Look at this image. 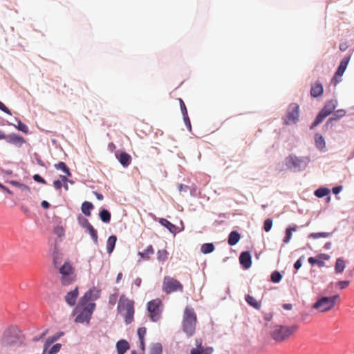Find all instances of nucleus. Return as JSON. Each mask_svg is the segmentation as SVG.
I'll return each mask as SVG.
<instances>
[{
	"instance_id": "f257e3e1",
	"label": "nucleus",
	"mask_w": 354,
	"mask_h": 354,
	"mask_svg": "<svg viewBox=\"0 0 354 354\" xmlns=\"http://www.w3.org/2000/svg\"><path fill=\"white\" fill-rule=\"evenodd\" d=\"M197 322V315L194 308L186 306L183 315L182 330L187 337H191L195 334Z\"/></svg>"
},
{
	"instance_id": "f03ea898",
	"label": "nucleus",
	"mask_w": 354,
	"mask_h": 354,
	"mask_svg": "<svg viewBox=\"0 0 354 354\" xmlns=\"http://www.w3.org/2000/svg\"><path fill=\"white\" fill-rule=\"evenodd\" d=\"M298 329L297 325L274 326L270 332V335L276 342H281L287 340L296 333Z\"/></svg>"
},
{
	"instance_id": "7ed1b4c3",
	"label": "nucleus",
	"mask_w": 354,
	"mask_h": 354,
	"mask_svg": "<svg viewBox=\"0 0 354 354\" xmlns=\"http://www.w3.org/2000/svg\"><path fill=\"white\" fill-rule=\"evenodd\" d=\"M118 310L123 316L127 324L133 321L134 302L124 295H122L119 299Z\"/></svg>"
},
{
	"instance_id": "20e7f679",
	"label": "nucleus",
	"mask_w": 354,
	"mask_h": 354,
	"mask_svg": "<svg viewBox=\"0 0 354 354\" xmlns=\"http://www.w3.org/2000/svg\"><path fill=\"white\" fill-rule=\"evenodd\" d=\"M60 282L62 286H69L77 280V274L75 268L70 262H65L59 268Z\"/></svg>"
},
{
	"instance_id": "39448f33",
	"label": "nucleus",
	"mask_w": 354,
	"mask_h": 354,
	"mask_svg": "<svg viewBox=\"0 0 354 354\" xmlns=\"http://www.w3.org/2000/svg\"><path fill=\"white\" fill-rule=\"evenodd\" d=\"M339 296L322 297L313 304V308L320 313H326L334 308Z\"/></svg>"
},
{
	"instance_id": "423d86ee",
	"label": "nucleus",
	"mask_w": 354,
	"mask_h": 354,
	"mask_svg": "<svg viewBox=\"0 0 354 354\" xmlns=\"http://www.w3.org/2000/svg\"><path fill=\"white\" fill-rule=\"evenodd\" d=\"M95 308V303H88L84 306H81L77 311L75 309L74 314H77L75 322L76 323H88L91 319Z\"/></svg>"
},
{
	"instance_id": "0eeeda50",
	"label": "nucleus",
	"mask_w": 354,
	"mask_h": 354,
	"mask_svg": "<svg viewBox=\"0 0 354 354\" xmlns=\"http://www.w3.org/2000/svg\"><path fill=\"white\" fill-rule=\"evenodd\" d=\"M337 106V100L333 99L327 101L324 108L320 111V112L317 115L315 121L311 124L310 129H314L316 126L321 123L324 120L325 118L330 115L334 111Z\"/></svg>"
},
{
	"instance_id": "6e6552de",
	"label": "nucleus",
	"mask_w": 354,
	"mask_h": 354,
	"mask_svg": "<svg viewBox=\"0 0 354 354\" xmlns=\"http://www.w3.org/2000/svg\"><path fill=\"white\" fill-rule=\"evenodd\" d=\"M163 304L160 299L156 298L147 303L149 316L152 322H158L162 312Z\"/></svg>"
},
{
	"instance_id": "1a4fd4ad",
	"label": "nucleus",
	"mask_w": 354,
	"mask_h": 354,
	"mask_svg": "<svg viewBox=\"0 0 354 354\" xmlns=\"http://www.w3.org/2000/svg\"><path fill=\"white\" fill-rule=\"evenodd\" d=\"M162 288V291L167 294L177 291L182 292L183 291V286L182 283L177 279L169 276L164 277Z\"/></svg>"
},
{
	"instance_id": "9d476101",
	"label": "nucleus",
	"mask_w": 354,
	"mask_h": 354,
	"mask_svg": "<svg viewBox=\"0 0 354 354\" xmlns=\"http://www.w3.org/2000/svg\"><path fill=\"white\" fill-rule=\"evenodd\" d=\"M299 106L297 104H290L288 108L286 116L283 118V122L286 125L295 124L299 120Z\"/></svg>"
},
{
	"instance_id": "9b49d317",
	"label": "nucleus",
	"mask_w": 354,
	"mask_h": 354,
	"mask_svg": "<svg viewBox=\"0 0 354 354\" xmlns=\"http://www.w3.org/2000/svg\"><path fill=\"white\" fill-rule=\"evenodd\" d=\"M100 290L93 287L86 291L84 296L80 299L77 306L75 308V310L77 311L81 306H84L86 304L91 303L90 301L96 300L100 297Z\"/></svg>"
},
{
	"instance_id": "f8f14e48",
	"label": "nucleus",
	"mask_w": 354,
	"mask_h": 354,
	"mask_svg": "<svg viewBox=\"0 0 354 354\" xmlns=\"http://www.w3.org/2000/svg\"><path fill=\"white\" fill-rule=\"evenodd\" d=\"M286 165L290 169L300 170L306 167V161L302 158L290 155L286 158Z\"/></svg>"
},
{
	"instance_id": "ddd939ff",
	"label": "nucleus",
	"mask_w": 354,
	"mask_h": 354,
	"mask_svg": "<svg viewBox=\"0 0 354 354\" xmlns=\"http://www.w3.org/2000/svg\"><path fill=\"white\" fill-rule=\"evenodd\" d=\"M6 141L19 148L26 142V140L22 136L14 133L7 135Z\"/></svg>"
},
{
	"instance_id": "4468645a",
	"label": "nucleus",
	"mask_w": 354,
	"mask_h": 354,
	"mask_svg": "<svg viewBox=\"0 0 354 354\" xmlns=\"http://www.w3.org/2000/svg\"><path fill=\"white\" fill-rule=\"evenodd\" d=\"M79 295L78 287H75V288L71 291L67 292L65 295V301L68 305L70 306H74L76 304V300Z\"/></svg>"
},
{
	"instance_id": "2eb2a0df",
	"label": "nucleus",
	"mask_w": 354,
	"mask_h": 354,
	"mask_svg": "<svg viewBox=\"0 0 354 354\" xmlns=\"http://www.w3.org/2000/svg\"><path fill=\"white\" fill-rule=\"evenodd\" d=\"M241 265L245 269H248L252 264L251 255L249 252H243L239 257Z\"/></svg>"
},
{
	"instance_id": "dca6fc26",
	"label": "nucleus",
	"mask_w": 354,
	"mask_h": 354,
	"mask_svg": "<svg viewBox=\"0 0 354 354\" xmlns=\"http://www.w3.org/2000/svg\"><path fill=\"white\" fill-rule=\"evenodd\" d=\"M317 257L318 259L315 257H309L308 260L309 263L311 265L317 264L319 267H323L325 263L321 259L328 260L329 259V256L326 254H320Z\"/></svg>"
},
{
	"instance_id": "f3484780",
	"label": "nucleus",
	"mask_w": 354,
	"mask_h": 354,
	"mask_svg": "<svg viewBox=\"0 0 354 354\" xmlns=\"http://www.w3.org/2000/svg\"><path fill=\"white\" fill-rule=\"evenodd\" d=\"M118 159L120 163L124 167H128L131 163L132 160L131 156L124 151L119 154Z\"/></svg>"
},
{
	"instance_id": "a211bd4d",
	"label": "nucleus",
	"mask_w": 354,
	"mask_h": 354,
	"mask_svg": "<svg viewBox=\"0 0 354 354\" xmlns=\"http://www.w3.org/2000/svg\"><path fill=\"white\" fill-rule=\"evenodd\" d=\"M324 92L323 86L321 83L315 82L310 88V95L314 97L322 95Z\"/></svg>"
},
{
	"instance_id": "6ab92c4d",
	"label": "nucleus",
	"mask_w": 354,
	"mask_h": 354,
	"mask_svg": "<svg viewBox=\"0 0 354 354\" xmlns=\"http://www.w3.org/2000/svg\"><path fill=\"white\" fill-rule=\"evenodd\" d=\"M116 349L118 354H124L129 349V344L125 339L119 340L116 343Z\"/></svg>"
},
{
	"instance_id": "aec40b11",
	"label": "nucleus",
	"mask_w": 354,
	"mask_h": 354,
	"mask_svg": "<svg viewBox=\"0 0 354 354\" xmlns=\"http://www.w3.org/2000/svg\"><path fill=\"white\" fill-rule=\"evenodd\" d=\"M1 343L3 346H11L13 344L14 341L12 339L11 331L10 330H6L4 331L1 339Z\"/></svg>"
},
{
	"instance_id": "412c9836",
	"label": "nucleus",
	"mask_w": 354,
	"mask_h": 354,
	"mask_svg": "<svg viewBox=\"0 0 354 354\" xmlns=\"http://www.w3.org/2000/svg\"><path fill=\"white\" fill-rule=\"evenodd\" d=\"M63 335V333L61 332V333H57L55 334V335H53V337H49L46 339V341L44 343V351H43V353L45 354L46 352L47 351V349L48 348V347L56 340H57L62 335Z\"/></svg>"
},
{
	"instance_id": "4be33fe9",
	"label": "nucleus",
	"mask_w": 354,
	"mask_h": 354,
	"mask_svg": "<svg viewBox=\"0 0 354 354\" xmlns=\"http://www.w3.org/2000/svg\"><path fill=\"white\" fill-rule=\"evenodd\" d=\"M350 60V57H345L340 62L338 68H337V70L335 73H337V75H343L346 67H347V65L348 64V62Z\"/></svg>"
},
{
	"instance_id": "5701e85b",
	"label": "nucleus",
	"mask_w": 354,
	"mask_h": 354,
	"mask_svg": "<svg viewBox=\"0 0 354 354\" xmlns=\"http://www.w3.org/2000/svg\"><path fill=\"white\" fill-rule=\"evenodd\" d=\"M245 301L247 303L257 310L261 308V304L260 301H258L255 298L250 295L245 296Z\"/></svg>"
},
{
	"instance_id": "b1692460",
	"label": "nucleus",
	"mask_w": 354,
	"mask_h": 354,
	"mask_svg": "<svg viewBox=\"0 0 354 354\" xmlns=\"http://www.w3.org/2000/svg\"><path fill=\"white\" fill-rule=\"evenodd\" d=\"M93 205L88 201H85L82 204L81 209L82 213L86 216H91V211L93 209Z\"/></svg>"
},
{
	"instance_id": "393cba45",
	"label": "nucleus",
	"mask_w": 354,
	"mask_h": 354,
	"mask_svg": "<svg viewBox=\"0 0 354 354\" xmlns=\"http://www.w3.org/2000/svg\"><path fill=\"white\" fill-rule=\"evenodd\" d=\"M153 253V248L152 245H150L143 252H138V255L143 259L149 260Z\"/></svg>"
},
{
	"instance_id": "a878e982",
	"label": "nucleus",
	"mask_w": 354,
	"mask_h": 354,
	"mask_svg": "<svg viewBox=\"0 0 354 354\" xmlns=\"http://www.w3.org/2000/svg\"><path fill=\"white\" fill-rule=\"evenodd\" d=\"M240 238L241 236L237 232L232 231L228 236V244L231 246L236 245L240 240Z\"/></svg>"
},
{
	"instance_id": "bb28decb",
	"label": "nucleus",
	"mask_w": 354,
	"mask_h": 354,
	"mask_svg": "<svg viewBox=\"0 0 354 354\" xmlns=\"http://www.w3.org/2000/svg\"><path fill=\"white\" fill-rule=\"evenodd\" d=\"M116 241L117 237L115 235H111L108 238L106 242V251L109 254H111L113 252L115 248Z\"/></svg>"
},
{
	"instance_id": "cd10ccee",
	"label": "nucleus",
	"mask_w": 354,
	"mask_h": 354,
	"mask_svg": "<svg viewBox=\"0 0 354 354\" xmlns=\"http://www.w3.org/2000/svg\"><path fill=\"white\" fill-rule=\"evenodd\" d=\"M346 267L345 261L342 258H338L336 260L335 265V271L336 273H342L344 270V268Z\"/></svg>"
},
{
	"instance_id": "c85d7f7f",
	"label": "nucleus",
	"mask_w": 354,
	"mask_h": 354,
	"mask_svg": "<svg viewBox=\"0 0 354 354\" xmlns=\"http://www.w3.org/2000/svg\"><path fill=\"white\" fill-rule=\"evenodd\" d=\"M159 223L165 226L167 229H168V230L171 232V233H175L176 232V226L172 224L171 222H169L168 220H167L166 218H160V221H159Z\"/></svg>"
},
{
	"instance_id": "c756f323",
	"label": "nucleus",
	"mask_w": 354,
	"mask_h": 354,
	"mask_svg": "<svg viewBox=\"0 0 354 354\" xmlns=\"http://www.w3.org/2000/svg\"><path fill=\"white\" fill-rule=\"evenodd\" d=\"M297 230V226L294 225L292 227H288L286 230V236L283 239L285 243H288L292 238V232H295Z\"/></svg>"
},
{
	"instance_id": "7c9ffc66",
	"label": "nucleus",
	"mask_w": 354,
	"mask_h": 354,
	"mask_svg": "<svg viewBox=\"0 0 354 354\" xmlns=\"http://www.w3.org/2000/svg\"><path fill=\"white\" fill-rule=\"evenodd\" d=\"M100 218L102 222L108 223L111 221V214L106 209H102L99 214Z\"/></svg>"
},
{
	"instance_id": "2f4dec72",
	"label": "nucleus",
	"mask_w": 354,
	"mask_h": 354,
	"mask_svg": "<svg viewBox=\"0 0 354 354\" xmlns=\"http://www.w3.org/2000/svg\"><path fill=\"white\" fill-rule=\"evenodd\" d=\"M169 253L166 250H159L157 252V259L160 262H165L168 259Z\"/></svg>"
},
{
	"instance_id": "473e14b6",
	"label": "nucleus",
	"mask_w": 354,
	"mask_h": 354,
	"mask_svg": "<svg viewBox=\"0 0 354 354\" xmlns=\"http://www.w3.org/2000/svg\"><path fill=\"white\" fill-rule=\"evenodd\" d=\"M315 144L318 149H322L325 147V140L322 136L316 134L315 136Z\"/></svg>"
},
{
	"instance_id": "72a5a7b5",
	"label": "nucleus",
	"mask_w": 354,
	"mask_h": 354,
	"mask_svg": "<svg viewBox=\"0 0 354 354\" xmlns=\"http://www.w3.org/2000/svg\"><path fill=\"white\" fill-rule=\"evenodd\" d=\"M346 112L344 109L337 110L335 112L333 117L330 118L328 120L327 124L333 120H337L340 119L341 118L344 117L346 115Z\"/></svg>"
},
{
	"instance_id": "f704fd0d",
	"label": "nucleus",
	"mask_w": 354,
	"mask_h": 354,
	"mask_svg": "<svg viewBox=\"0 0 354 354\" xmlns=\"http://www.w3.org/2000/svg\"><path fill=\"white\" fill-rule=\"evenodd\" d=\"M55 167L57 169L62 170L65 174H66V176H71V172L69 171V169L66 166V163L64 162H59V163L55 164Z\"/></svg>"
},
{
	"instance_id": "c9c22d12",
	"label": "nucleus",
	"mask_w": 354,
	"mask_h": 354,
	"mask_svg": "<svg viewBox=\"0 0 354 354\" xmlns=\"http://www.w3.org/2000/svg\"><path fill=\"white\" fill-rule=\"evenodd\" d=\"M214 245L213 243H204L202 245L201 248V251L203 254L211 253L214 251Z\"/></svg>"
},
{
	"instance_id": "e433bc0d",
	"label": "nucleus",
	"mask_w": 354,
	"mask_h": 354,
	"mask_svg": "<svg viewBox=\"0 0 354 354\" xmlns=\"http://www.w3.org/2000/svg\"><path fill=\"white\" fill-rule=\"evenodd\" d=\"M162 348L160 343H156L152 345L149 354H162Z\"/></svg>"
},
{
	"instance_id": "4c0bfd02",
	"label": "nucleus",
	"mask_w": 354,
	"mask_h": 354,
	"mask_svg": "<svg viewBox=\"0 0 354 354\" xmlns=\"http://www.w3.org/2000/svg\"><path fill=\"white\" fill-rule=\"evenodd\" d=\"M330 191L327 188H319L315 192V195L318 198H322L327 196Z\"/></svg>"
},
{
	"instance_id": "58836bf2",
	"label": "nucleus",
	"mask_w": 354,
	"mask_h": 354,
	"mask_svg": "<svg viewBox=\"0 0 354 354\" xmlns=\"http://www.w3.org/2000/svg\"><path fill=\"white\" fill-rule=\"evenodd\" d=\"M330 236V233H329V232H317V233H311L309 235V238H313V239L328 238Z\"/></svg>"
},
{
	"instance_id": "ea45409f",
	"label": "nucleus",
	"mask_w": 354,
	"mask_h": 354,
	"mask_svg": "<svg viewBox=\"0 0 354 354\" xmlns=\"http://www.w3.org/2000/svg\"><path fill=\"white\" fill-rule=\"evenodd\" d=\"M79 223L82 227L85 228L86 230L91 227L92 225L89 223L88 220L82 217V216H79L78 217Z\"/></svg>"
},
{
	"instance_id": "a19ab883",
	"label": "nucleus",
	"mask_w": 354,
	"mask_h": 354,
	"mask_svg": "<svg viewBox=\"0 0 354 354\" xmlns=\"http://www.w3.org/2000/svg\"><path fill=\"white\" fill-rule=\"evenodd\" d=\"M88 233L89 234L91 235L92 239L93 240V241L97 243V231L93 228V227L91 225V227H89L88 229L86 230Z\"/></svg>"
},
{
	"instance_id": "79ce46f5",
	"label": "nucleus",
	"mask_w": 354,
	"mask_h": 354,
	"mask_svg": "<svg viewBox=\"0 0 354 354\" xmlns=\"http://www.w3.org/2000/svg\"><path fill=\"white\" fill-rule=\"evenodd\" d=\"M196 348L191 349L190 354H202L201 348V341L200 339L196 340Z\"/></svg>"
},
{
	"instance_id": "37998d69",
	"label": "nucleus",
	"mask_w": 354,
	"mask_h": 354,
	"mask_svg": "<svg viewBox=\"0 0 354 354\" xmlns=\"http://www.w3.org/2000/svg\"><path fill=\"white\" fill-rule=\"evenodd\" d=\"M271 281L273 282V283H279L281 279H282V275L281 274L278 272V271H274L272 274H271Z\"/></svg>"
},
{
	"instance_id": "c03bdc74",
	"label": "nucleus",
	"mask_w": 354,
	"mask_h": 354,
	"mask_svg": "<svg viewBox=\"0 0 354 354\" xmlns=\"http://www.w3.org/2000/svg\"><path fill=\"white\" fill-rule=\"evenodd\" d=\"M15 127L19 130V131H21L25 133H28V127L25 124H24L23 122H21V121H18V124L17 126H15Z\"/></svg>"
},
{
	"instance_id": "a18cd8bd",
	"label": "nucleus",
	"mask_w": 354,
	"mask_h": 354,
	"mask_svg": "<svg viewBox=\"0 0 354 354\" xmlns=\"http://www.w3.org/2000/svg\"><path fill=\"white\" fill-rule=\"evenodd\" d=\"M272 226V220L271 218H267L265 220L263 223V229L266 232H269Z\"/></svg>"
},
{
	"instance_id": "49530a36",
	"label": "nucleus",
	"mask_w": 354,
	"mask_h": 354,
	"mask_svg": "<svg viewBox=\"0 0 354 354\" xmlns=\"http://www.w3.org/2000/svg\"><path fill=\"white\" fill-rule=\"evenodd\" d=\"M350 284L349 281H339L336 283V287L340 290L346 288Z\"/></svg>"
},
{
	"instance_id": "de8ad7c7",
	"label": "nucleus",
	"mask_w": 354,
	"mask_h": 354,
	"mask_svg": "<svg viewBox=\"0 0 354 354\" xmlns=\"http://www.w3.org/2000/svg\"><path fill=\"white\" fill-rule=\"evenodd\" d=\"M11 184L12 185L21 187L22 189V190H24V191H26V192H30L29 187L26 185H24V184H21V183H20L19 182H17V181H11Z\"/></svg>"
},
{
	"instance_id": "09e8293b",
	"label": "nucleus",
	"mask_w": 354,
	"mask_h": 354,
	"mask_svg": "<svg viewBox=\"0 0 354 354\" xmlns=\"http://www.w3.org/2000/svg\"><path fill=\"white\" fill-rule=\"evenodd\" d=\"M61 346H62L60 344H56L52 346V348L47 353H46L45 354H56L59 351Z\"/></svg>"
},
{
	"instance_id": "8fccbe9b",
	"label": "nucleus",
	"mask_w": 354,
	"mask_h": 354,
	"mask_svg": "<svg viewBox=\"0 0 354 354\" xmlns=\"http://www.w3.org/2000/svg\"><path fill=\"white\" fill-rule=\"evenodd\" d=\"M147 333V329L145 327H141L138 329L137 333L139 337V339H145V336Z\"/></svg>"
},
{
	"instance_id": "3c124183",
	"label": "nucleus",
	"mask_w": 354,
	"mask_h": 354,
	"mask_svg": "<svg viewBox=\"0 0 354 354\" xmlns=\"http://www.w3.org/2000/svg\"><path fill=\"white\" fill-rule=\"evenodd\" d=\"M118 300V295L117 294H111L109 297V304L111 306H113Z\"/></svg>"
},
{
	"instance_id": "603ef678",
	"label": "nucleus",
	"mask_w": 354,
	"mask_h": 354,
	"mask_svg": "<svg viewBox=\"0 0 354 354\" xmlns=\"http://www.w3.org/2000/svg\"><path fill=\"white\" fill-rule=\"evenodd\" d=\"M178 100H179V104H180L182 114H183V115H185L187 117V110L186 106H185L183 100L181 98H179Z\"/></svg>"
},
{
	"instance_id": "864d4df0",
	"label": "nucleus",
	"mask_w": 354,
	"mask_h": 354,
	"mask_svg": "<svg viewBox=\"0 0 354 354\" xmlns=\"http://www.w3.org/2000/svg\"><path fill=\"white\" fill-rule=\"evenodd\" d=\"M342 75H337V73H335L333 77L331 80V84H333L335 86L342 81Z\"/></svg>"
},
{
	"instance_id": "5fc2aeb1",
	"label": "nucleus",
	"mask_w": 354,
	"mask_h": 354,
	"mask_svg": "<svg viewBox=\"0 0 354 354\" xmlns=\"http://www.w3.org/2000/svg\"><path fill=\"white\" fill-rule=\"evenodd\" d=\"M201 351L202 354H212L214 352V349L212 347H205V348L202 345H201Z\"/></svg>"
},
{
	"instance_id": "6e6d98bb",
	"label": "nucleus",
	"mask_w": 354,
	"mask_h": 354,
	"mask_svg": "<svg viewBox=\"0 0 354 354\" xmlns=\"http://www.w3.org/2000/svg\"><path fill=\"white\" fill-rule=\"evenodd\" d=\"M33 179L35 181H36L37 183H40L42 184L46 183V181L42 177H41L39 174H35L33 176Z\"/></svg>"
},
{
	"instance_id": "4d7b16f0",
	"label": "nucleus",
	"mask_w": 354,
	"mask_h": 354,
	"mask_svg": "<svg viewBox=\"0 0 354 354\" xmlns=\"http://www.w3.org/2000/svg\"><path fill=\"white\" fill-rule=\"evenodd\" d=\"M0 110H1L2 111H3L4 113H6L8 115H11V112L9 110V109L1 101H0Z\"/></svg>"
},
{
	"instance_id": "13d9d810",
	"label": "nucleus",
	"mask_w": 354,
	"mask_h": 354,
	"mask_svg": "<svg viewBox=\"0 0 354 354\" xmlns=\"http://www.w3.org/2000/svg\"><path fill=\"white\" fill-rule=\"evenodd\" d=\"M53 185L56 189H60L62 187V181L60 180H54Z\"/></svg>"
},
{
	"instance_id": "bf43d9fd",
	"label": "nucleus",
	"mask_w": 354,
	"mask_h": 354,
	"mask_svg": "<svg viewBox=\"0 0 354 354\" xmlns=\"http://www.w3.org/2000/svg\"><path fill=\"white\" fill-rule=\"evenodd\" d=\"M55 232L59 236H62L64 234V229L62 227H57L55 228Z\"/></svg>"
},
{
	"instance_id": "052dcab7",
	"label": "nucleus",
	"mask_w": 354,
	"mask_h": 354,
	"mask_svg": "<svg viewBox=\"0 0 354 354\" xmlns=\"http://www.w3.org/2000/svg\"><path fill=\"white\" fill-rule=\"evenodd\" d=\"M183 120H184L185 123L186 124V125L189 129H191V122H190L189 118L188 117V113H187V117L185 115H183Z\"/></svg>"
},
{
	"instance_id": "680f3d73",
	"label": "nucleus",
	"mask_w": 354,
	"mask_h": 354,
	"mask_svg": "<svg viewBox=\"0 0 354 354\" xmlns=\"http://www.w3.org/2000/svg\"><path fill=\"white\" fill-rule=\"evenodd\" d=\"M301 267V258L299 259L294 264V268L296 269V270H298Z\"/></svg>"
},
{
	"instance_id": "e2e57ef3",
	"label": "nucleus",
	"mask_w": 354,
	"mask_h": 354,
	"mask_svg": "<svg viewBox=\"0 0 354 354\" xmlns=\"http://www.w3.org/2000/svg\"><path fill=\"white\" fill-rule=\"evenodd\" d=\"M41 205L44 209H48L50 207V204L46 201H43Z\"/></svg>"
},
{
	"instance_id": "0e129e2a",
	"label": "nucleus",
	"mask_w": 354,
	"mask_h": 354,
	"mask_svg": "<svg viewBox=\"0 0 354 354\" xmlns=\"http://www.w3.org/2000/svg\"><path fill=\"white\" fill-rule=\"evenodd\" d=\"M68 176H66V174L65 175H63V176H60V180L62 181V183H67L68 181H69L67 178Z\"/></svg>"
},
{
	"instance_id": "69168bd1",
	"label": "nucleus",
	"mask_w": 354,
	"mask_h": 354,
	"mask_svg": "<svg viewBox=\"0 0 354 354\" xmlns=\"http://www.w3.org/2000/svg\"><path fill=\"white\" fill-rule=\"evenodd\" d=\"M141 279L138 277L136 278L135 280H134V284L137 286V287H139L141 284Z\"/></svg>"
},
{
	"instance_id": "338daca9",
	"label": "nucleus",
	"mask_w": 354,
	"mask_h": 354,
	"mask_svg": "<svg viewBox=\"0 0 354 354\" xmlns=\"http://www.w3.org/2000/svg\"><path fill=\"white\" fill-rule=\"evenodd\" d=\"M342 189V187H333V192L335 194H337L338 193H339V192L341 191Z\"/></svg>"
},
{
	"instance_id": "774afa93",
	"label": "nucleus",
	"mask_w": 354,
	"mask_h": 354,
	"mask_svg": "<svg viewBox=\"0 0 354 354\" xmlns=\"http://www.w3.org/2000/svg\"><path fill=\"white\" fill-rule=\"evenodd\" d=\"M97 199H98L99 201H102L103 200L104 198V196L102 194H100V193H97V192H94Z\"/></svg>"
}]
</instances>
